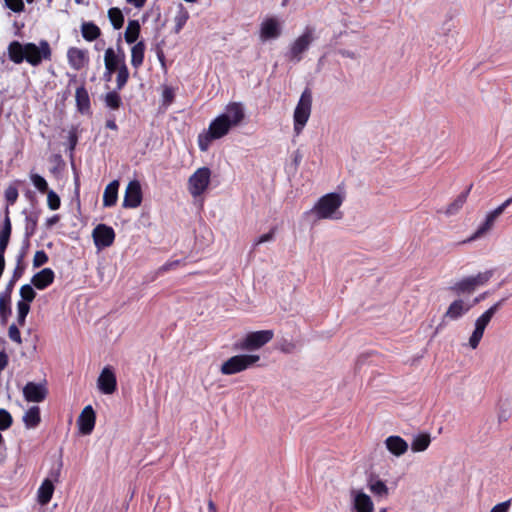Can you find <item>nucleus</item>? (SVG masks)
<instances>
[{
	"mask_svg": "<svg viewBox=\"0 0 512 512\" xmlns=\"http://www.w3.org/2000/svg\"><path fill=\"white\" fill-rule=\"evenodd\" d=\"M116 88L118 91H121L127 84L129 80V70L126 63H123L119 69L116 70Z\"/></svg>",
	"mask_w": 512,
	"mask_h": 512,
	"instance_id": "nucleus-39",
	"label": "nucleus"
},
{
	"mask_svg": "<svg viewBox=\"0 0 512 512\" xmlns=\"http://www.w3.org/2000/svg\"><path fill=\"white\" fill-rule=\"evenodd\" d=\"M18 195V189L15 186H9L8 188H6L4 193L5 200L7 202L6 206L9 207L14 205L18 199Z\"/></svg>",
	"mask_w": 512,
	"mask_h": 512,
	"instance_id": "nucleus-47",
	"label": "nucleus"
},
{
	"mask_svg": "<svg viewBox=\"0 0 512 512\" xmlns=\"http://www.w3.org/2000/svg\"><path fill=\"white\" fill-rule=\"evenodd\" d=\"M108 17L109 20L114 27V29H120L123 27L124 24V16L122 14V11L117 7H112L108 10Z\"/></svg>",
	"mask_w": 512,
	"mask_h": 512,
	"instance_id": "nucleus-37",
	"label": "nucleus"
},
{
	"mask_svg": "<svg viewBox=\"0 0 512 512\" xmlns=\"http://www.w3.org/2000/svg\"><path fill=\"white\" fill-rule=\"evenodd\" d=\"M5 6L15 13H20L25 9L23 0H5Z\"/></svg>",
	"mask_w": 512,
	"mask_h": 512,
	"instance_id": "nucleus-50",
	"label": "nucleus"
},
{
	"mask_svg": "<svg viewBox=\"0 0 512 512\" xmlns=\"http://www.w3.org/2000/svg\"><path fill=\"white\" fill-rule=\"evenodd\" d=\"M106 128L110 129V130H117L118 129V126L115 122L114 119H108L106 121V124H105Z\"/></svg>",
	"mask_w": 512,
	"mask_h": 512,
	"instance_id": "nucleus-64",
	"label": "nucleus"
},
{
	"mask_svg": "<svg viewBox=\"0 0 512 512\" xmlns=\"http://www.w3.org/2000/svg\"><path fill=\"white\" fill-rule=\"evenodd\" d=\"M188 19H189L188 11L183 7V5H180V10L178 11L177 15L174 18V21H175L174 32L178 34L183 29V27L186 24Z\"/></svg>",
	"mask_w": 512,
	"mask_h": 512,
	"instance_id": "nucleus-42",
	"label": "nucleus"
},
{
	"mask_svg": "<svg viewBox=\"0 0 512 512\" xmlns=\"http://www.w3.org/2000/svg\"><path fill=\"white\" fill-rule=\"evenodd\" d=\"M9 362L8 355L5 350L0 351V374L7 367Z\"/></svg>",
	"mask_w": 512,
	"mask_h": 512,
	"instance_id": "nucleus-56",
	"label": "nucleus"
},
{
	"mask_svg": "<svg viewBox=\"0 0 512 512\" xmlns=\"http://www.w3.org/2000/svg\"><path fill=\"white\" fill-rule=\"evenodd\" d=\"M47 204L51 210H57L60 208V197L53 190L47 192Z\"/></svg>",
	"mask_w": 512,
	"mask_h": 512,
	"instance_id": "nucleus-48",
	"label": "nucleus"
},
{
	"mask_svg": "<svg viewBox=\"0 0 512 512\" xmlns=\"http://www.w3.org/2000/svg\"><path fill=\"white\" fill-rule=\"evenodd\" d=\"M147 0H126L127 3L133 5L136 8H142L146 4Z\"/></svg>",
	"mask_w": 512,
	"mask_h": 512,
	"instance_id": "nucleus-62",
	"label": "nucleus"
},
{
	"mask_svg": "<svg viewBox=\"0 0 512 512\" xmlns=\"http://www.w3.org/2000/svg\"><path fill=\"white\" fill-rule=\"evenodd\" d=\"M67 59L70 67L79 71L89 63L88 51L78 47H70L67 51Z\"/></svg>",
	"mask_w": 512,
	"mask_h": 512,
	"instance_id": "nucleus-17",
	"label": "nucleus"
},
{
	"mask_svg": "<svg viewBox=\"0 0 512 512\" xmlns=\"http://www.w3.org/2000/svg\"><path fill=\"white\" fill-rule=\"evenodd\" d=\"M96 422V414L91 405L84 407L80 413L77 424L81 434L89 435L92 433Z\"/></svg>",
	"mask_w": 512,
	"mask_h": 512,
	"instance_id": "nucleus-16",
	"label": "nucleus"
},
{
	"mask_svg": "<svg viewBox=\"0 0 512 512\" xmlns=\"http://www.w3.org/2000/svg\"><path fill=\"white\" fill-rule=\"evenodd\" d=\"M15 283H16V281H14L13 279H10V281L6 285L4 292L0 296H7L9 299H11V294L14 289Z\"/></svg>",
	"mask_w": 512,
	"mask_h": 512,
	"instance_id": "nucleus-57",
	"label": "nucleus"
},
{
	"mask_svg": "<svg viewBox=\"0 0 512 512\" xmlns=\"http://www.w3.org/2000/svg\"><path fill=\"white\" fill-rule=\"evenodd\" d=\"M21 300L18 302H26L30 304L36 297V292L30 284H25L20 288Z\"/></svg>",
	"mask_w": 512,
	"mask_h": 512,
	"instance_id": "nucleus-43",
	"label": "nucleus"
},
{
	"mask_svg": "<svg viewBox=\"0 0 512 512\" xmlns=\"http://www.w3.org/2000/svg\"><path fill=\"white\" fill-rule=\"evenodd\" d=\"M274 337L272 330H260L248 333L245 338L234 345L235 350L252 351L263 347Z\"/></svg>",
	"mask_w": 512,
	"mask_h": 512,
	"instance_id": "nucleus-7",
	"label": "nucleus"
},
{
	"mask_svg": "<svg viewBox=\"0 0 512 512\" xmlns=\"http://www.w3.org/2000/svg\"><path fill=\"white\" fill-rule=\"evenodd\" d=\"M260 360L258 355L250 354H239L230 357L228 360L222 363L220 372L223 375H234L252 367L256 362Z\"/></svg>",
	"mask_w": 512,
	"mask_h": 512,
	"instance_id": "nucleus-5",
	"label": "nucleus"
},
{
	"mask_svg": "<svg viewBox=\"0 0 512 512\" xmlns=\"http://www.w3.org/2000/svg\"><path fill=\"white\" fill-rule=\"evenodd\" d=\"M211 171L208 167L198 168L188 179V189L193 197L204 193L210 184Z\"/></svg>",
	"mask_w": 512,
	"mask_h": 512,
	"instance_id": "nucleus-9",
	"label": "nucleus"
},
{
	"mask_svg": "<svg viewBox=\"0 0 512 512\" xmlns=\"http://www.w3.org/2000/svg\"><path fill=\"white\" fill-rule=\"evenodd\" d=\"M385 444L388 451L398 457L408 450V443L400 436H389Z\"/></svg>",
	"mask_w": 512,
	"mask_h": 512,
	"instance_id": "nucleus-22",
	"label": "nucleus"
},
{
	"mask_svg": "<svg viewBox=\"0 0 512 512\" xmlns=\"http://www.w3.org/2000/svg\"><path fill=\"white\" fill-rule=\"evenodd\" d=\"M31 181L33 185L41 192V193H47L48 190V183L47 181L39 174H31Z\"/></svg>",
	"mask_w": 512,
	"mask_h": 512,
	"instance_id": "nucleus-46",
	"label": "nucleus"
},
{
	"mask_svg": "<svg viewBox=\"0 0 512 512\" xmlns=\"http://www.w3.org/2000/svg\"><path fill=\"white\" fill-rule=\"evenodd\" d=\"M512 204V196L506 199L501 205H499L497 208H495L493 211L489 212L484 220V222L480 225L478 228L475 236L473 238H476L487 231H489L493 225L496 219L505 211V209Z\"/></svg>",
	"mask_w": 512,
	"mask_h": 512,
	"instance_id": "nucleus-15",
	"label": "nucleus"
},
{
	"mask_svg": "<svg viewBox=\"0 0 512 512\" xmlns=\"http://www.w3.org/2000/svg\"><path fill=\"white\" fill-rule=\"evenodd\" d=\"M123 63H125V53L120 45H118V53L111 47L107 48L104 54V78L109 81L112 74L115 73Z\"/></svg>",
	"mask_w": 512,
	"mask_h": 512,
	"instance_id": "nucleus-10",
	"label": "nucleus"
},
{
	"mask_svg": "<svg viewBox=\"0 0 512 512\" xmlns=\"http://www.w3.org/2000/svg\"><path fill=\"white\" fill-rule=\"evenodd\" d=\"M294 349H295V345H294L293 343H291V342L286 343L285 345H283V346L281 347V350H282L283 352H285V353H290V352H292Z\"/></svg>",
	"mask_w": 512,
	"mask_h": 512,
	"instance_id": "nucleus-63",
	"label": "nucleus"
},
{
	"mask_svg": "<svg viewBox=\"0 0 512 512\" xmlns=\"http://www.w3.org/2000/svg\"><path fill=\"white\" fill-rule=\"evenodd\" d=\"M368 487L376 496H386L388 494V488L382 480L371 478Z\"/></svg>",
	"mask_w": 512,
	"mask_h": 512,
	"instance_id": "nucleus-38",
	"label": "nucleus"
},
{
	"mask_svg": "<svg viewBox=\"0 0 512 512\" xmlns=\"http://www.w3.org/2000/svg\"><path fill=\"white\" fill-rule=\"evenodd\" d=\"M232 126L226 119V116L219 115L211 121L208 131L204 135H199L198 144L202 151H206L213 140L220 139L227 135Z\"/></svg>",
	"mask_w": 512,
	"mask_h": 512,
	"instance_id": "nucleus-2",
	"label": "nucleus"
},
{
	"mask_svg": "<svg viewBox=\"0 0 512 512\" xmlns=\"http://www.w3.org/2000/svg\"><path fill=\"white\" fill-rule=\"evenodd\" d=\"M140 34V24L137 20L129 21L125 31V41L128 44L135 43Z\"/></svg>",
	"mask_w": 512,
	"mask_h": 512,
	"instance_id": "nucleus-33",
	"label": "nucleus"
},
{
	"mask_svg": "<svg viewBox=\"0 0 512 512\" xmlns=\"http://www.w3.org/2000/svg\"><path fill=\"white\" fill-rule=\"evenodd\" d=\"M30 311V304L26 302H17V322L20 326H23L26 321V317Z\"/></svg>",
	"mask_w": 512,
	"mask_h": 512,
	"instance_id": "nucleus-45",
	"label": "nucleus"
},
{
	"mask_svg": "<svg viewBox=\"0 0 512 512\" xmlns=\"http://www.w3.org/2000/svg\"><path fill=\"white\" fill-rule=\"evenodd\" d=\"M9 59L15 64L26 61L31 66H39L42 61H51L52 49L47 40H41L38 45L32 42L21 43L12 41L8 45Z\"/></svg>",
	"mask_w": 512,
	"mask_h": 512,
	"instance_id": "nucleus-1",
	"label": "nucleus"
},
{
	"mask_svg": "<svg viewBox=\"0 0 512 512\" xmlns=\"http://www.w3.org/2000/svg\"><path fill=\"white\" fill-rule=\"evenodd\" d=\"M8 336H9V338L13 342H16L17 344H21L22 343L21 333H20L18 327L15 324H12L9 327V329H8Z\"/></svg>",
	"mask_w": 512,
	"mask_h": 512,
	"instance_id": "nucleus-51",
	"label": "nucleus"
},
{
	"mask_svg": "<svg viewBox=\"0 0 512 512\" xmlns=\"http://www.w3.org/2000/svg\"><path fill=\"white\" fill-rule=\"evenodd\" d=\"M118 189H119V181L113 180L110 182L103 194V206L104 207H112L116 204L118 199Z\"/></svg>",
	"mask_w": 512,
	"mask_h": 512,
	"instance_id": "nucleus-23",
	"label": "nucleus"
},
{
	"mask_svg": "<svg viewBox=\"0 0 512 512\" xmlns=\"http://www.w3.org/2000/svg\"><path fill=\"white\" fill-rule=\"evenodd\" d=\"M23 422L26 428H35L41 422L40 409L38 406L30 407L23 415Z\"/></svg>",
	"mask_w": 512,
	"mask_h": 512,
	"instance_id": "nucleus-29",
	"label": "nucleus"
},
{
	"mask_svg": "<svg viewBox=\"0 0 512 512\" xmlns=\"http://www.w3.org/2000/svg\"><path fill=\"white\" fill-rule=\"evenodd\" d=\"M354 509L356 512H373L374 505L367 494L358 492L354 497Z\"/></svg>",
	"mask_w": 512,
	"mask_h": 512,
	"instance_id": "nucleus-25",
	"label": "nucleus"
},
{
	"mask_svg": "<svg viewBox=\"0 0 512 512\" xmlns=\"http://www.w3.org/2000/svg\"><path fill=\"white\" fill-rule=\"evenodd\" d=\"M105 106L111 110H118L122 105V99L118 90H113L104 96Z\"/></svg>",
	"mask_w": 512,
	"mask_h": 512,
	"instance_id": "nucleus-36",
	"label": "nucleus"
},
{
	"mask_svg": "<svg viewBox=\"0 0 512 512\" xmlns=\"http://www.w3.org/2000/svg\"><path fill=\"white\" fill-rule=\"evenodd\" d=\"M221 116H226L232 127L238 126L245 118L244 107L239 102H231L226 106L225 112Z\"/></svg>",
	"mask_w": 512,
	"mask_h": 512,
	"instance_id": "nucleus-18",
	"label": "nucleus"
},
{
	"mask_svg": "<svg viewBox=\"0 0 512 512\" xmlns=\"http://www.w3.org/2000/svg\"><path fill=\"white\" fill-rule=\"evenodd\" d=\"M275 233V229H271L268 233L261 235L256 241V245L262 244L264 242L270 241L273 239Z\"/></svg>",
	"mask_w": 512,
	"mask_h": 512,
	"instance_id": "nucleus-54",
	"label": "nucleus"
},
{
	"mask_svg": "<svg viewBox=\"0 0 512 512\" xmlns=\"http://www.w3.org/2000/svg\"><path fill=\"white\" fill-rule=\"evenodd\" d=\"M142 189L138 180H132L128 183L122 206L124 208H137L142 202Z\"/></svg>",
	"mask_w": 512,
	"mask_h": 512,
	"instance_id": "nucleus-12",
	"label": "nucleus"
},
{
	"mask_svg": "<svg viewBox=\"0 0 512 512\" xmlns=\"http://www.w3.org/2000/svg\"><path fill=\"white\" fill-rule=\"evenodd\" d=\"M450 290L454 292L457 295L460 294H471L473 293L476 288L473 285L472 280L470 277H465L458 282H456L453 286L450 287Z\"/></svg>",
	"mask_w": 512,
	"mask_h": 512,
	"instance_id": "nucleus-31",
	"label": "nucleus"
},
{
	"mask_svg": "<svg viewBox=\"0 0 512 512\" xmlns=\"http://www.w3.org/2000/svg\"><path fill=\"white\" fill-rule=\"evenodd\" d=\"M9 242L10 241H8L6 239H1L0 238V259H5V252L7 250Z\"/></svg>",
	"mask_w": 512,
	"mask_h": 512,
	"instance_id": "nucleus-60",
	"label": "nucleus"
},
{
	"mask_svg": "<svg viewBox=\"0 0 512 512\" xmlns=\"http://www.w3.org/2000/svg\"><path fill=\"white\" fill-rule=\"evenodd\" d=\"M23 273H24V267L20 266L18 264L13 271L11 279H13L14 281L17 282L22 277Z\"/></svg>",
	"mask_w": 512,
	"mask_h": 512,
	"instance_id": "nucleus-59",
	"label": "nucleus"
},
{
	"mask_svg": "<svg viewBox=\"0 0 512 512\" xmlns=\"http://www.w3.org/2000/svg\"><path fill=\"white\" fill-rule=\"evenodd\" d=\"M145 43L144 41L137 42L131 48V65L137 70L143 65L145 55Z\"/></svg>",
	"mask_w": 512,
	"mask_h": 512,
	"instance_id": "nucleus-28",
	"label": "nucleus"
},
{
	"mask_svg": "<svg viewBox=\"0 0 512 512\" xmlns=\"http://www.w3.org/2000/svg\"><path fill=\"white\" fill-rule=\"evenodd\" d=\"M60 221V216L59 215H53L52 217H49L47 220H46V227L47 228H51L52 226H54L55 224H57L58 222Z\"/></svg>",
	"mask_w": 512,
	"mask_h": 512,
	"instance_id": "nucleus-61",
	"label": "nucleus"
},
{
	"mask_svg": "<svg viewBox=\"0 0 512 512\" xmlns=\"http://www.w3.org/2000/svg\"><path fill=\"white\" fill-rule=\"evenodd\" d=\"M163 98L166 103H171L174 99L173 90L169 87H166L163 91Z\"/></svg>",
	"mask_w": 512,
	"mask_h": 512,
	"instance_id": "nucleus-58",
	"label": "nucleus"
},
{
	"mask_svg": "<svg viewBox=\"0 0 512 512\" xmlns=\"http://www.w3.org/2000/svg\"><path fill=\"white\" fill-rule=\"evenodd\" d=\"M76 105L79 112L82 114L90 110V97L84 85L78 87L75 93Z\"/></svg>",
	"mask_w": 512,
	"mask_h": 512,
	"instance_id": "nucleus-24",
	"label": "nucleus"
},
{
	"mask_svg": "<svg viewBox=\"0 0 512 512\" xmlns=\"http://www.w3.org/2000/svg\"><path fill=\"white\" fill-rule=\"evenodd\" d=\"M39 214L32 212L25 217V237L31 238L37 231Z\"/></svg>",
	"mask_w": 512,
	"mask_h": 512,
	"instance_id": "nucleus-34",
	"label": "nucleus"
},
{
	"mask_svg": "<svg viewBox=\"0 0 512 512\" xmlns=\"http://www.w3.org/2000/svg\"><path fill=\"white\" fill-rule=\"evenodd\" d=\"M180 264H181V260L168 261V262H166L164 265H162L160 267L159 271L160 272H167V271L175 269Z\"/></svg>",
	"mask_w": 512,
	"mask_h": 512,
	"instance_id": "nucleus-53",
	"label": "nucleus"
},
{
	"mask_svg": "<svg viewBox=\"0 0 512 512\" xmlns=\"http://www.w3.org/2000/svg\"><path fill=\"white\" fill-rule=\"evenodd\" d=\"M78 143V135L75 129L71 130L68 135V144H69V150L71 154L75 150V147Z\"/></svg>",
	"mask_w": 512,
	"mask_h": 512,
	"instance_id": "nucleus-52",
	"label": "nucleus"
},
{
	"mask_svg": "<svg viewBox=\"0 0 512 512\" xmlns=\"http://www.w3.org/2000/svg\"><path fill=\"white\" fill-rule=\"evenodd\" d=\"M48 262V255L44 250L36 251L33 258V266L35 268L41 267Z\"/></svg>",
	"mask_w": 512,
	"mask_h": 512,
	"instance_id": "nucleus-49",
	"label": "nucleus"
},
{
	"mask_svg": "<svg viewBox=\"0 0 512 512\" xmlns=\"http://www.w3.org/2000/svg\"><path fill=\"white\" fill-rule=\"evenodd\" d=\"M13 425V417L9 411L0 408V431L8 430Z\"/></svg>",
	"mask_w": 512,
	"mask_h": 512,
	"instance_id": "nucleus-44",
	"label": "nucleus"
},
{
	"mask_svg": "<svg viewBox=\"0 0 512 512\" xmlns=\"http://www.w3.org/2000/svg\"><path fill=\"white\" fill-rule=\"evenodd\" d=\"M281 34L280 25L275 18H267L261 24L260 37L263 40L274 39Z\"/></svg>",
	"mask_w": 512,
	"mask_h": 512,
	"instance_id": "nucleus-21",
	"label": "nucleus"
},
{
	"mask_svg": "<svg viewBox=\"0 0 512 512\" xmlns=\"http://www.w3.org/2000/svg\"><path fill=\"white\" fill-rule=\"evenodd\" d=\"M81 33L86 41L92 42L100 37L101 30L93 22H83L81 25Z\"/></svg>",
	"mask_w": 512,
	"mask_h": 512,
	"instance_id": "nucleus-30",
	"label": "nucleus"
},
{
	"mask_svg": "<svg viewBox=\"0 0 512 512\" xmlns=\"http://www.w3.org/2000/svg\"><path fill=\"white\" fill-rule=\"evenodd\" d=\"M510 506V501H505L495 505L490 512H507Z\"/></svg>",
	"mask_w": 512,
	"mask_h": 512,
	"instance_id": "nucleus-55",
	"label": "nucleus"
},
{
	"mask_svg": "<svg viewBox=\"0 0 512 512\" xmlns=\"http://www.w3.org/2000/svg\"><path fill=\"white\" fill-rule=\"evenodd\" d=\"M55 279V273L51 268H44L33 275L31 283L39 290H44L50 286Z\"/></svg>",
	"mask_w": 512,
	"mask_h": 512,
	"instance_id": "nucleus-20",
	"label": "nucleus"
},
{
	"mask_svg": "<svg viewBox=\"0 0 512 512\" xmlns=\"http://www.w3.org/2000/svg\"><path fill=\"white\" fill-rule=\"evenodd\" d=\"M471 309V305L466 304L462 299L454 300L446 312L443 315V321L448 320H458L463 315H465Z\"/></svg>",
	"mask_w": 512,
	"mask_h": 512,
	"instance_id": "nucleus-19",
	"label": "nucleus"
},
{
	"mask_svg": "<svg viewBox=\"0 0 512 512\" xmlns=\"http://www.w3.org/2000/svg\"><path fill=\"white\" fill-rule=\"evenodd\" d=\"M11 299L7 296H0V318L2 324H6L11 316Z\"/></svg>",
	"mask_w": 512,
	"mask_h": 512,
	"instance_id": "nucleus-40",
	"label": "nucleus"
},
{
	"mask_svg": "<svg viewBox=\"0 0 512 512\" xmlns=\"http://www.w3.org/2000/svg\"><path fill=\"white\" fill-rule=\"evenodd\" d=\"M12 233V223L10 218V209L6 206L4 210V219L0 226V238L10 241Z\"/></svg>",
	"mask_w": 512,
	"mask_h": 512,
	"instance_id": "nucleus-35",
	"label": "nucleus"
},
{
	"mask_svg": "<svg viewBox=\"0 0 512 512\" xmlns=\"http://www.w3.org/2000/svg\"><path fill=\"white\" fill-rule=\"evenodd\" d=\"M47 395L48 390L42 383L28 382L23 388V396L28 402H43Z\"/></svg>",
	"mask_w": 512,
	"mask_h": 512,
	"instance_id": "nucleus-14",
	"label": "nucleus"
},
{
	"mask_svg": "<svg viewBox=\"0 0 512 512\" xmlns=\"http://www.w3.org/2000/svg\"><path fill=\"white\" fill-rule=\"evenodd\" d=\"M314 39V29L307 26L303 33L290 45L287 52L288 59L293 62H300L303 59V53L309 49Z\"/></svg>",
	"mask_w": 512,
	"mask_h": 512,
	"instance_id": "nucleus-6",
	"label": "nucleus"
},
{
	"mask_svg": "<svg viewBox=\"0 0 512 512\" xmlns=\"http://www.w3.org/2000/svg\"><path fill=\"white\" fill-rule=\"evenodd\" d=\"M54 493V485L50 479H45L38 489V502L41 505L48 504Z\"/></svg>",
	"mask_w": 512,
	"mask_h": 512,
	"instance_id": "nucleus-27",
	"label": "nucleus"
},
{
	"mask_svg": "<svg viewBox=\"0 0 512 512\" xmlns=\"http://www.w3.org/2000/svg\"><path fill=\"white\" fill-rule=\"evenodd\" d=\"M94 244L98 249L111 246L115 240V232L112 227L106 224L97 225L92 233Z\"/></svg>",
	"mask_w": 512,
	"mask_h": 512,
	"instance_id": "nucleus-11",
	"label": "nucleus"
},
{
	"mask_svg": "<svg viewBox=\"0 0 512 512\" xmlns=\"http://www.w3.org/2000/svg\"><path fill=\"white\" fill-rule=\"evenodd\" d=\"M342 202L343 199L338 193H329L317 201L313 210L319 219L330 218Z\"/></svg>",
	"mask_w": 512,
	"mask_h": 512,
	"instance_id": "nucleus-8",
	"label": "nucleus"
},
{
	"mask_svg": "<svg viewBox=\"0 0 512 512\" xmlns=\"http://www.w3.org/2000/svg\"><path fill=\"white\" fill-rule=\"evenodd\" d=\"M311 107L312 93L308 88H306L302 92L301 97L294 110V132L296 133V135H299L302 132L304 126L306 125L311 114Z\"/></svg>",
	"mask_w": 512,
	"mask_h": 512,
	"instance_id": "nucleus-3",
	"label": "nucleus"
},
{
	"mask_svg": "<svg viewBox=\"0 0 512 512\" xmlns=\"http://www.w3.org/2000/svg\"><path fill=\"white\" fill-rule=\"evenodd\" d=\"M472 186L473 185L470 184L469 187L464 192L460 193L456 197V199L447 206V208L445 210V214L447 216H452L459 212V210L463 207V205L467 201V198L472 189Z\"/></svg>",
	"mask_w": 512,
	"mask_h": 512,
	"instance_id": "nucleus-26",
	"label": "nucleus"
},
{
	"mask_svg": "<svg viewBox=\"0 0 512 512\" xmlns=\"http://www.w3.org/2000/svg\"><path fill=\"white\" fill-rule=\"evenodd\" d=\"M505 300V298L499 300L476 319L475 329L469 338V346L472 349H476L478 347L487 325L499 310V308L504 304Z\"/></svg>",
	"mask_w": 512,
	"mask_h": 512,
	"instance_id": "nucleus-4",
	"label": "nucleus"
},
{
	"mask_svg": "<svg viewBox=\"0 0 512 512\" xmlns=\"http://www.w3.org/2000/svg\"><path fill=\"white\" fill-rule=\"evenodd\" d=\"M494 270H486L484 272H480L475 276H469L473 282L474 287L477 289L479 286H483L489 282V280L493 277Z\"/></svg>",
	"mask_w": 512,
	"mask_h": 512,
	"instance_id": "nucleus-41",
	"label": "nucleus"
},
{
	"mask_svg": "<svg viewBox=\"0 0 512 512\" xmlns=\"http://www.w3.org/2000/svg\"><path fill=\"white\" fill-rule=\"evenodd\" d=\"M431 443V437L428 433H420L414 437L411 443L413 452L425 451Z\"/></svg>",
	"mask_w": 512,
	"mask_h": 512,
	"instance_id": "nucleus-32",
	"label": "nucleus"
},
{
	"mask_svg": "<svg viewBox=\"0 0 512 512\" xmlns=\"http://www.w3.org/2000/svg\"><path fill=\"white\" fill-rule=\"evenodd\" d=\"M98 389L103 394H113L117 389V379L113 369L104 367L97 380Z\"/></svg>",
	"mask_w": 512,
	"mask_h": 512,
	"instance_id": "nucleus-13",
	"label": "nucleus"
}]
</instances>
